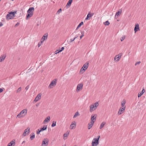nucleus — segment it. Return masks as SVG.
Returning <instances> with one entry per match:
<instances>
[{
    "label": "nucleus",
    "mask_w": 146,
    "mask_h": 146,
    "mask_svg": "<svg viewBox=\"0 0 146 146\" xmlns=\"http://www.w3.org/2000/svg\"><path fill=\"white\" fill-rule=\"evenodd\" d=\"M64 49V48L63 47H62V48H60L59 49V50L58 51V52H60L62 51V50H63Z\"/></svg>",
    "instance_id": "72a5a7b5"
},
{
    "label": "nucleus",
    "mask_w": 146,
    "mask_h": 146,
    "mask_svg": "<svg viewBox=\"0 0 146 146\" xmlns=\"http://www.w3.org/2000/svg\"><path fill=\"white\" fill-rule=\"evenodd\" d=\"M49 140L47 138H44L42 141V146H47L48 145Z\"/></svg>",
    "instance_id": "423d86ee"
},
{
    "label": "nucleus",
    "mask_w": 146,
    "mask_h": 146,
    "mask_svg": "<svg viewBox=\"0 0 146 146\" xmlns=\"http://www.w3.org/2000/svg\"><path fill=\"white\" fill-rule=\"evenodd\" d=\"M125 109V106L124 107H123V108H120L119 110L118 113V115H120L122 113H123Z\"/></svg>",
    "instance_id": "0eeeda50"
},
{
    "label": "nucleus",
    "mask_w": 146,
    "mask_h": 146,
    "mask_svg": "<svg viewBox=\"0 0 146 146\" xmlns=\"http://www.w3.org/2000/svg\"><path fill=\"white\" fill-rule=\"evenodd\" d=\"M69 134V133L67 132L65 133H64V139H65V137H67L68 136Z\"/></svg>",
    "instance_id": "7c9ffc66"
},
{
    "label": "nucleus",
    "mask_w": 146,
    "mask_h": 146,
    "mask_svg": "<svg viewBox=\"0 0 146 146\" xmlns=\"http://www.w3.org/2000/svg\"><path fill=\"white\" fill-rule=\"evenodd\" d=\"M27 110L25 109L22 110L20 113L17 115V116L19 118H21L24 117L27 114Z\"/></svg>",
    "instance_id": "7ed1b4c3"
},
{
    "label": "nucleus",
    "mask_w": 146,
    "mask_h": 146,
    "mask_svg": "<svg viewBox=\"0 0 146 146\" xmlns=\"http://www.w3.org/2000/svg\"><path fill=\"white\" fill-rule=\"evenodd\" d=\"M125 102H125V100H123V101L121 102V105L123 107H124L125 106Z\"/></svg>",
    "instance_id": "473e14b6"
},
{
    "label": "nucleus",
    "mask_w": 146,
    "mask_h": 146,
    "mask_svg": "<svg viewBox=\"0 0 146 146\" xmlns=\"http://www.w3.org/2000/svg\"><path fill=\"white\" fill-rule=\"evenodd\" d=\"M106 124V122L104 121L101 124L100 129H102V128L104 127V125Z\"/></svg>",
    "instance_id": "a878e982"
},
{
    "label": "nucleus",
    "mask_w": 146,
    "mask_h": 146,
    "mask_svg": "<svg viewBox=\"0 0 146 146\" xmlns=\"http://www.w3.org/2000/svg\"><path fill=\"white\" fill-rule=\"evenodd\" d=\"M62 11V9H60L57 11V13L58 14H59Z\"/></svg>",
    "instance_id": "ea45409f"
},
{
    "label": "nucleus",
    "mask_w": 146,
    "mask_h": 146,
    "mask_svg": "<svg viewBox=\"0 0 146 146\" xmlns=\"http://www.w3.org/2000/svg\"><path fill=\"white\" fill-rule=\"evenodd\" d=\"M139 30L140 29L139 25L138 24H135L134 29V31L135 33H136L137 31Z\"/></svg>",
    "instance_id": "ddd939ff"
},
{
    "label": "nucleus",
    "mask_w": 146,
    "mask_h": 146,
    "mask_svg": "<svg viewBox=\"0 0 146 146\" xmlns=\"http://www.w3.org/2000/svg\"><path fill=\"white\" fill-rule=\"evenodd\" d=\"M25 141H23V142H22V144H23V143H25Z\"/></svg>",
    "instance_id": "6e6d98bb"
},
{
    "label": "nucleus",
    "mask_w": 146,
    "mask_h": 146,
    "mask_svg": "<svg viewBox=\"0 0 146 146\" xmlns=\"http://www.w3.org/2000/svg\"><path fill=\"white\" fill-rule=\"evenodd\" d=\"M84 31H81V33L82 34V35H84Z\"/></svg>",
    "instance_id": "8fccbe9b"
},
{
    "label": "nucleus",
    "mask_w": 146,
    "mask_h": 146,
    "mask_svg": "<svg viewBox=\"0 0 146 146\" xmlns=\"http://www.w3.org/2000/svg\"><path fill=\"white\" fill-rule=\"evenodd\" d=\"M56 121H53L52 122V124L51 125V126L52 127H53L55 126L56 125Z\"/></svg>",
    "instance_id": "c756f323"
},
{
    "label": "nucleus",
    "mask_w": 146,
    "mask_h": 146,
    "mask_svg": "<svg viewBox=\"0 0 146 146\" xmlns=\"http://www.w3.org/2000/svg\"><path fill=\"white\" fill-rule=\"evenodd\" d=\"M33 13H27V19H28L30 17H31L33 15Z\"/></svg>",
    "instance_id": "cd10ccee"
},
{
    "label": "nucleus",
    "mask_w": 146,
    "mask_h": 146,
    "mask_svg": "<svg viewBox=\"0 0 146 146\" xmlns=\"http://www.w3.org/2000/svg\"><path fill=\"white\" fill-rule=\"evenodd\" d=\"M77 37H78L77 36H75L74 38V39H75L76 38H77Z\"/></svg>",
    "instance_id": "4d7b16f0"
},
{
    "label": "nucleus",
    "mask_w": 146,
    "mask_h": 146,
    "mask_svg": "<svg viewBox=\"0 0 146 146\" xmlns=\"http://www.w3.org/2000/svg\"><path fill=\"white\" fill-rule=\"evenodd\" d=\"M97 117V115L96 114L94 115H92L91 116V120L92 121H94V122L96 121Z\"/></svg>",
    "instance_id": "f8f14e48"
},
{
    "label": "nucleus",
    "mask_w": 146,
    "mask_h": 146,
    "mask_svg": "<svg viewBox=\"0 0 146 146\" xmlns=\"http://www.w3.org/2000/svg\"><path fill=\"white\" fill-rule=\"evenodd\" d=\"M35 138V134L34 133H32L30 135V138L31 140H33Z\"/></svg>",
    "instance_id": "4be33fe9"
},
{
    "label": "nucleus",
    "mask_w": 146,
    "mask_h": 146,
    "mask_svg": "<svg viewBox=\"0 0 146 146\" xmlns=\"http://www.w3.org/2000/svg\"><path fill=\"white\" fill-rule=\"evenodd\" d=\"M38 25H39V24H37V26H38Z\"/></svg>",
    "instance_id": "bf43d9fd"
},
{
    "label": "nucleus",
    "mask_w": 146,
    "mask_h": 146,
    "mask_svg": "<svg viewBox=\"0 0 146 146\" xmlns=\"http://www.w3.org/2000/svg\"><path fill=\"white\" fill-rule=\"evenodd\" d=\"M3 25V24L2 22H0V27L2 26Z\"/></svg>",
    "instance_id": "603ef678"
},
{
    "label": "nucleus",
    "mask_w": 146,
    "mask_h": 146,
    "mask_svg": "<svg viewBox=\"0 0 146 146\" xmlns=\"http://www.w3.org/2000/svg\"><path fill=\"white\" fill-rule=\"evenodd\" d=\"M100 137V135H98L97 138H94L92 141V146H96L99 143V140Z\"/></svg>",
    "instance_id": "f03ea898"
},
{
    "label": "nucleus",
    "mask_w": 146,
    "mask_h": 146,
    "mask_svg": "<svg viewBox=\"0 0 146 146\" xmlns=\"http://www.w3.org/2000/svg\"><path fill=\"white\" fill-rule=\"evenodd\" d=\"M125 36H122L121 38V39H120L121 41H122L123 40H124V39H125Z\"/></svg>",
    "instance_id": "4c0bfd02"
},
{
    "label": "nucleus",
    "mask_w": 146,
    "mask_h": 146,
    "mask_svg": "<svg viewBox=\"0 0 146 146\" xmlns=\"http://www.w3.org/2000/svg\"><path fill=\"white\" fill-rule=\"evenodd\" d=\"M143 94L141 93V92H140V93H139L138 95V98L140 97H141Z\"/></svg>",
    "instance_id": "a19ab883"
},
{
    "label": "nucleus",
    "mask_w": 146,
    "mask_h": 146,
    "mask_svg": "<svg viewBox=\"0 0 146 146\" xmlns=\"http://www.w3.org/2000/svg\"><path fill=\"white\" fill-rule=\"evenodd\" d=\"M27 133H24V132H23V136H25L26 135V134Z\"/></svg>",
    "instance_id": "5fc2aeb1"
},
{
    "label": "nucleus",
    "mask_w": 146,
    "mask_h": 146,
    "mask_svg": "<svg viewBox=\"0 0 146 146\" xmlns=\"http://www.w3.org/2000/svg\"><path fill=\"white\" fill-rule=\"evenodd\" d=\"M15 140H13L8 144L7 146H14L15 144Z\"/></svg>",
    "instance_id": "dca6fc26"
},
{
    "label": "nucleus",
    "mask_w": 146,
    "mask_h": 146,
    "mask_svg": "<svg viewBox=\"0 0 146 146\" xmlns=\"http://www.w3.org/2000/svg\"><path fill=\"white\" fill-rule=\"evenodd\" d=\"M6 57V55L3 54V55H1L0 57V62H1L3 61L5 58Z\"/></svg>",
    "instance_id": "6ab92c4d"
},
{
    "label": "nucleus",
    "mask_w": 146,
    "mask_h": 146,
    "mask_svg": "<svg viewBox=\"0 0 146 146\" xmlns=\"http://www.w3.org/2000/svg\"><path fill=\"white\" fill-rule=\"evenodd\" d=\"M85 70H85V69L84 68H83L82 67L80 70V72H82V73H83V72H84V71H85Z\"/></svg>",
    "instance_id": "f704fd0d"
},
{
    "label": "nucleus",
    "mask_w": 146,
    "mask_h": 146,
    "mask_svg": "<svg viewBox=\"0 0 146 146\" xmlns=\"http://www.w3.org/2000/svg\"><path fill=\"white\" fill-rule=\"evenodd\" d=\"M24 133H27V134L28 135L30 132V129L28 127L27 129H26L24 131Z\"/></svg>",
    "instance_id": "412c9836"
},
{
    "label": "nucleus",
    "mask_w": 146,
    "mask_h": 146,
    "mask_svg": "<svg viewBox=\"0 0 146 146\" xmlns=\"http://www.w3.org/2000/svg\"><path fill=\"white\" fill-rule=\"evenodd\" d=\"M41 95L42 94L40 93L38 94L35 98L34 101L36 102L39 99H40L41 98Z\"/></svg>",
    "instance_id": "9d476101"
},
{
    "label": "nucleus",
    "mask_w": 146,
    "mask_h": 146,
    "mask_svg": "<svg viewBox=\"0 0 146 146\" xmlns=\"http://www.w3.org/2000/svg\"><path fill=\"white\" fill-rule=\"evenodd\" d=\"M80 115V114L78 112H76L74 114V115L73 116V118H75L77 116H79Z\"/></svg>",
    "instance_id": "c85d7f7f"
},
{
    "label": "nucleus",
    "mask_w": 146,
    "mask_h": 146,
    "mask_svg": "<svg viewBox=\"0 0 146 146\" xmlns=\"http://www.w3.org/2000/svg\"><path fill=\"white\" fill-rule=\"evenodd\" d=\"M84 36V35H82L80 36V39H81L82 37H83Z\"/></svg>",
    "instance_id": "864d4df0"
},
{
    "label": "nucleus",
    "mask_w": 146,
    "mask_h": 146,
    "mask_svg": "<svg viewBox=\"0 0 146 146\" xmlns=\"http://www.w3.org/2000/svg\"><path fill=\"white\" fill-rule=\"evenodd\" d=\"M145 89L143 88V89L141 91V93H142L143 94L145 93Z\"/></svg>",
    "instance_id": "37998d69"
},
{
    "label": "nucleus",
    "mask_w": 146,
    "mask_h": 146,
    "mask_svg": "<svg viewBox=\"0 0 146 146\" xmlns=\"http://www.w3.org/2000/svg\"><path fill=\"white\" fill-rule=\"evenodd\" d=\"M72 2V1H69L66 5V7H67V8L69 7L70 6Z\"/></svg>",
    "instance_id": "393cba45"
},
{
    "label": "nucleus",
    "mask_w": 146,
    "mask_h": 146,
    "mask_svg": "<svg viewBox=\"0 0 146 146\" xmlns=\"http://www.w3.org/2000/svg\"><path fill=\"white\" fill-rule=\"evenodd\" d=\"M122 13V10H121L120 11H118L115 14V17L116 16H118L119 15V14H121Z\"/></svg>",
    "instance_id": "2f4dec72"
},
{
    "label": "nucleus",
    "mask_w": 146,
    "mask_h": 146,
    "mask_svg": "<svg viewBox=\"0 0 146 146\" xmlns=\"http://www.w3.org/2000/svg\"><path fill=\"white\" fill-rule=\"evenodd\" d=\"M62 146H65V145H63Z\"/></svg>",
    "instance_id": "052dcab7"
},
{
    "label": "nucleus",
    "mask_w": 146,
    "mask_h": 146,
    "mask_svg": "<svg viewBox=\"0 0 146 146\" xmlns=\"http://www.w3.org/2000/svg\"><path fill=\"white\" fill-rule=\"evenodd\" d=\"M122 56V54L120 53L117 55H116L114 58V60H116L117 61H119Z\"/></svg>",
    "instance_id": "6e6552de"
},
{
    "label": "nucleus",
    "mask_w": 146,
    "mask_h": 146,
    "mask_svg": "<svg viewBox=\"0 0 146 146\" xmlns=\"http://www.w3.org/2000/svg\"><path fill=\"white\" fill-rule=\"evenodd\" d=\"M57 79H55L54 80H53L51 81L48 86L49 88H52L53 87L52 86H55L56 85L57 82Z\"/></svg>",
    "instance_id": "39448f33"
},
{
    "label": "nucleus",
    "mask_w": 146,
    "mask_h": 146,
    "mask_svg": "<svg viewBox=\"0 0 146 146\" xmlns=\"http://www.w3.org/2000/svg\"><path fill=\"white\" fill-rule=\"evenodd\" d=\"M84 24V23H83V22L82 21L78 25V27H77V28H76V30H77L78 29V28H80L81 26L83 25Z\"/></svg>",
    "instance_id": "bb28decb"
},
{
    "label": "nucleus",
    "mask_w": 146,
    "mask_h": 146,
    "mask_svg": "<svg viewBox=\"0 0 146 146\" xmlns=\"http://www.w3.org/2000/svg\"><path fill=\"white\" fill-rule=\"evenodd\" d=\"M29 87V85H28L26 87H25V89L26 90H27Z\"/></svg>",
    "instance_id": "de8ad7c7"
},
{
    "label": "nucleus",
    "mask_w": 146,
    "mask_h": 146,
    "mask_svg": "<svg viewBox=\"0 0 146 146\" xmlns=\"http://www.w3.org/2000/svg\"><path fill=\"white\" fill-rule=\"evenodd\" d=\"M88 65L89 63L88 62H86L85 64H84L82 67L86 70L88 66Z\"/></svg>",
    "instance_id": "aec40b11"
},
{
    "label": "nucleus",
    "mask_w": 146,
    "mask_h": 146,
    "mask_svg": "<svg viewBox=\"0 0 146 146\" xmlns=\"http://www.w3.org/2000/svg\"><path fill=\"white\" fill-rule=\"evenodd\" d=\"M93 15L94 13H92L91 14L90 12L88 13V14L87 15V17L86 18L85 20H88Z\"/></svg>",
    "instance_id": "4468645a"
},
{
    "label": "nucleus",
    "mask_w": 146,
    "mask_h": 146,
    "mask_svg": "<svg viewBox=\"0 0 146 146\" xmlns=\"http://www.w3.org/2000/svg\"><path fill=\"white\" fill-rule=\"evenodd\" d=\"M17 11L10 12L6 16V19L8 20L10 19H13L15 17V15Z\"/></svg>",
    "instance_id": "f257e3e1"
},
{
    "label": "nucleus",
    "mask_w": 146,
    "mask_h": 146,
    "mask_svg": "<svg viewBox=\"0 0 146 146\" xmlns=\"http://www.w3.org/2000/svg\"><path fill=\"white\" fill-rule=\"evenodd\" d=\"M104 24L106 25H109L110 24V22L108 21H106L105 23H104Z\"/></svg>",
    "instance_id": "c9c22d12"
},
{
    "label": "nucleus",
    "mask_w": 146,
    "mask_h": 146,
    "mask_svg": "<svg viewBox=\"0 0 146 146\" xmlns=\"http://www.w3.org/2000/svg\"><path fill=\"white\" fill-rule=\"evenodd\" d=\"M39 104H36V106H38V105H39Z\"/></svg>",
    "instance_id": "13d9d810"
},
{
    "label": "nucleus",
    "mask_w": 146,
    "mask_h": 146,
    "mask_svg": "<svg viewBox=\"0 0 146 146\" xmlns=\"http://www.w3.org/2000/svg\"><path fill=\"white\" fill-rule=\"evenodd\" d=\"M19 25V22H17L15 24V27H18Z\"/></svg>",
    "instance_id": "79ce46f5"
},
{
    "label": "nucleus",
    "mask_w": 146,
    "mask_h": 146,
    "mask_svg": "<svg viewBox=\"0 0 146 146\" xmlns=\"http://www.w3.org/2000/svg\"><path fill=\"white\" fill-rule=\"evenodd\" d=\"M3 89H4V88H0V93H1L3 92Z\"/></svg>",
    "instance_id": "a18cd8bd"
},
{
    "label": "nucleus",
    "mask_w": 146,
    "mask_h": 146,
    "mask_svg": "<svg viewBox=\"0 0 146 146\" xmlns=\"http://www.w3.org/2000/svg\"><path fill=\"white\" fill-rule=\"evenodd\" d=\"M41 131H40V130L39 129H38L37 130V131H36V133L37 134H39L40 132H41Z\"/></svg>",
    "instance_id": "58836bf2"
},
{
    "label": "nucleus",
    "mask_w": 146,
    "mask_h": 146,
    "mask_svg": "<svg viewBox=\"0 0 146 146\" xmlns=\"http://www.w3.org/2000/svg\"><path fill=\"white\" fill-rule=\"evenodd\" d=\"M47 128V125H44L40 129V131H43L46 130Z\"/></svg>",
    "instance_id": "5701e85b"
},
{
    "label": "nucleus",
    "mask_w": 146,
    "mask_h": 146,
    "mask_svg": "<svg viewBox=\"0 0 146 146\" xmlns=\"http://www.w3.org/2000/svg\"><path fill=\"white\" fill-rule=\"evenodd\" d=\"M83 86V84H79L78 85L77 87V89H76V91L77 92H78L80 91V90H82V89Z\"/></svg>",
    "instance_id": "1a4fd4ad"
},
{
    "label": "nucleus",
    "mask_w": 146,
    "mask_h": 146,
    "mask_svg": "<svg viewBox=\"0 0 146 146\" xmlns=\"http://www.w3.org/2000/svg\"><path fill=\"white\" fill-rule=\"evenodd\" d=\"M94 122L91 121L90 123H89L88 124V128L89 129H90L93 126Z\"/></svg>",
    "instance_id": "2eb2a0df"
},
{
    "label": "nucleus",
    "mask_w": 146,
    "mask_h": 146,
    "mask_svg": "<svg viewBox=\"0 0 146 146\" xmlns=\"http://www.w3.org/2000/svg\"><path fill=\"white\" fill-rule=\"evenodd\" d=\"M58 50H59V49L58 50H56L55 51V54H57V53H58Z\"/></svg>",
    "instance_id": "3c124183"
},
{
    "label": "nucleus",
    "mask_w": 146,
    "mask_h": 146,
    "mask_svg": "<svg viewBox=\"0 0 146 146\" xmlns=\"http://www.w3.org/2000/svg\"><path fill=\"white\" fill-rule=\"evenodd\" d=\"M21 87H20L17 90L16 93H18L20 92L21 90Z\"/></svg>",
    "instance_id": "e433bc0d"
},
{
    "label": "nucleus",
    "mask_w": 146,
    "mask_h": 146,
    "mask_svg": "<svg viewBox=\"0 0 146 146\" xmlns=\"http://www.w3.org/2000/svg\"><path fill=\"white\" fill-rule=\"evenodd\" d=\"M34 10V8L33 7H30L27 11V13H31L33 14Z\"/></svg>",
    "instance_id": "f3484780"
},
{
    "label": "nucleus",
    "mask_w": 146,
    "mask_h": 146,
    "mask_svg": "<svg viewBox=\"0 0 146 146\" xmlns=\"http://www.w3.org/2000/svg\"><path fill=\"white\" fill-rule=\"evenodd\" d=\"M76 127V122L75 121H73L70 127V129H73L74 128Z\"/></svg>",
    "instance_id": "9b49d317"
},
{
    "label": "nucleus",
    "mask_w": 146,
    "mask_h": 146,
    "mask_svg": "<svg viewBox=\"0 0 146 146\" xmlns=\"http://www.w3.org/2000/svg\"><path fill=\"white\" fill-rule=\"evenodd\" d=\"M42 43V42H39L38 43V47H39L40 46Z\"/></svg>",
    "instance_id": "c03bdc74"
},
{
    "label": "nucleus",
    "mask_w": 146,
    "mask_h": 146,
    "mask_svg": "<svg viewBox=\"0 0 146 146\" xmlns=\"http://www.w3.org/2000/svg\"><path fill=\"white\" fill-rule=\"evenodd\" d=\"M98 105V102H96L90 106V111L92 112L95 110L97 108Z\"/></svg>",
    "instance_id": "20e7f679"
},
{
    "label": "nucleus",
    "mask_w": 146,
    "mask_h": 146,
    "mask_svg": "<svg viewBox=\"0 0 146 146\" xmlns=\"http://www.w3.org/2000/svg\"><path fill=\"white\" fill-rule=\"evenodd\" d=\"M74 40H75V39H74V38L73 39L71 38L70 39V42H71L74 41Z\"/></svg>",
    "instance_id": "09e8293b"
},
{
    "label": "nucleus",
    "mask_w": 146,
    "mask_h": 146,
    "mask_svg": "<svg viewBox=\"0 0 146 146\" xmlns=\"http://www.w3.org/2000/svg\"><path fill=\"white\" fill-rule=\"evenodd\" d=\"M140 63H141V62H140V61L138 62H137L135 63V65L136 66L137 64H140Z\"/></svg>",
    "instance_id": "49530a36"
},
{
    "label": "nucleus",
    "mask_w": 146,
    "mask_h": 146,
    "mask_svg": "<svg viewBox=\"0 0 146 146\" xmlns=\"http://www.w3.org/2000/svg\"><path fill=\"white\" fill-rule=\"evenodd\" d=\"M45 35H43L41 39V42H42L44 41V40L46 39L47 38L48 36V34H45Z\"/></svg>",
    "instance_id": "a211bd4d"
},
{
    "label": "nucleus",
    "mask_w": 146,
    "mask_h": 146,
    "mask_svg": "<svg viewBox=\"0 0 146 146\" xmlns=\"http://www.w3.org/2000/svg\"><path fill=\"white\" fill-rule=\"evenodd\" d=\"M50 117L49 116H48L44 121L43 123H44L45 122H48L50 120Z\"/></svg>",
    "instance_id": "b1692460"
}]
</instances>
